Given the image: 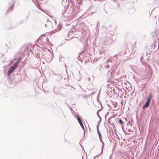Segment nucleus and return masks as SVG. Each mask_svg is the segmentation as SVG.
I'll list each match as a JSON object with an SVG mask.
<instances>
[{
	"mask_svg": "<svg viewBox=\"0 0 159 159\" xmlns=\"http://www.w3.org/2000/svg\"><path fill=\"white\" fill-rule=\"evenodd\" d=\"M82 127V129H83V130H84V126H82V127Z\"/></svg>",
	"mask_w": 159,
	"mask_h": 159,
	"instance_id": "nucleus-8",
	"label": "nucleus"
},
{
	"mask_svg": "<svg viewBox=\"0 0 159 159\" xmlns=\"http://www.w3.org/2000/svg\"><path fill=\"white\" fill-rule=\"evenodd\" d=\"M19 63V61L16 62L14 64L13 66L10 67L7 72V74L8 75H10L11 73L16 68V67L18 66Z\"/></svg>",
	"mask_w": 159,
	"mask_h": 159,
	"instance_id": "nucleus-1",
	"label": "nucleus"
},
{
	"mask_svg": "<svg viewBox=\"0 0 159 159\" xmlns=\"http://www.w3.org/2000/svg\"><path fill=\"white\" fill-rule=\"evenodd\" d=\"M75 116L77 118V120H78L79 123L82 122V121H81V120L80 117L78 115H75Z\"/></svg>",
	"mask_w": 159,
	"mask_h": 159,
	"instance_id": "nucleus-3",
	"label": "nucleus"
},
{
	"mask_svg": "<svg viewBox=\"0 0 159 159\" xmlns=\"http://www.w3.org/2000/svg\"><path fill=\"white\" fill-rule=\"evenodd\" d=\"M150 102L149 101H147L145 104H144V105H143V108H145L147 107L150 104Z\"/></svg>",
	"mask_w": 159,
	"mask_h": 159,
	"instance_id": "nucleus-2",
	"label": "nucleus"
},
{
	"mask_svg": "<svg viewBox=\"0 0 159 159\" xmlns=\"http://www.w3.org/2000/svg\"><path fill=\"white\" fill-rule=\"evenodd\" d=\"M20 58L19 59V60H18V61H20Z\"/></svg>",
	"mask_w": 159,
	"mask_h": 159,
	"instance_id": "nucleus-9",
	"label": "nucleus"
},
{
	"mask_svg": "<svg viewBox=\"0 0 159 159\" xmlns=\"http://www.w3.org/2000/svg\"><path fill=\"white\" fill-rule=\"evenodd\" d=\"M98 134L99 136H101V134L98 131Z\"/></svg>",
	"mask_w": 159,
	"mask_h": 159,
	"instance_id": "nucleus-7",
	"label": "nucleus"
},
{
	"mask_svg": "<svg viewBox=\"0 0 159 159\" xmlns=\"http://www.w3.org/2000/svg\"><path fill=\"white\" fill-rule=\"evenodd\" d=\"M152 95H149V96L148 98V101H149V102H150V100H151V99L152 98Z\"/></svg>",
	"mask_w": 159,
	"mask_h": 159,
	"instance_id": "nucleus-4",
	"label": "nucleus"
},
{
	"mask_svg": "<svg viewBox=\"0 0 159 159\" xmlns=\"http://www.w3.org/2000/svg\"><path fill=\"white\" fill-rule=\"evenodd\" d=\"M80 126L82 127L83 126V123H82V122H81V123H80Z\"/></svg>",
	"mask_w": 159,
	"mask_h": 159,
	"instance_id": "nucleus-6",
	"label": "nucleus"
},
{
	"mask_svg": "<svg viewBox=\"0 0 159 159\" xmlns=\"http://www.w3.org/2000/svg\"><path fill=\"white\" fill-rule=\"evenodd\" d=\"M119 122L121 125H122L123 124V121H122V120L121 119L119 120Z\"/></svg>",
	"mask_w": 159,
	"mask_h": 159,
	"instance_id": "nucleus-5",
	"label": "nucleus"
}]
</instances>
